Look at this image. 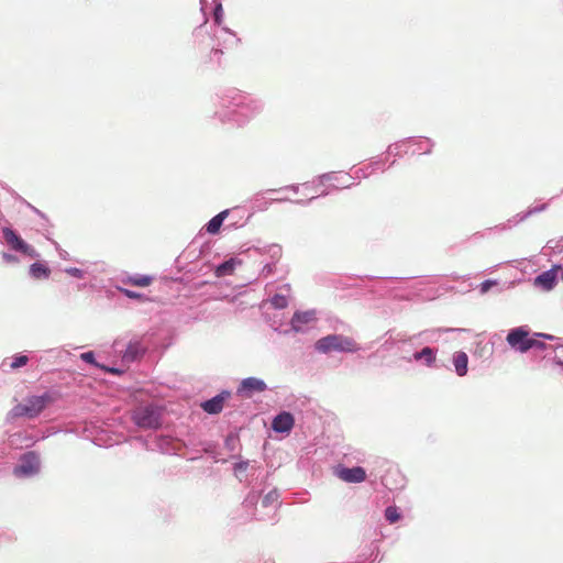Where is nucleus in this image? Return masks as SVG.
Here are the masks:
<instances>
[{
    "label": "nucleus",
    "mask_w": 563,
    "mask_h": 563,
    "mask_svg": "<svg viewBox=\"0 0 563 563\" xmlns=\"http://www.w3.org/2000/svg\"><path fill=\"white\" fill-rule=\"evenodd\" d=\"M53 401L54 398L48 393H45L41 396H30L26 397L21 404L14 406L11 412L14 418H35Z\"/></svg>",
    "instance_id": "obj_1"
},
{
    "label": "nucleus",
    "mask_w": 563,
    "mask_h": 563,
    "mask_svg": "<svg viewBox=\"0 0 563 563\" xmlns=\"http://www.w3.org/2000/svg\"><path fill=\"white\" fill-rule=\"evenodd\" d=\"M316 350L321 353L338 352H356L358 351L357 343L351 338L340 334H330L319 339L316 342Z\"/></svg>",
    "instance_id": "obj_2"
},
{
    "label": "nucleus",
    "mask_w": 563,
    "mask_h": 563,
    "mask_svg": "<svg viewBox=\"0 0 563 563\" xmlns=\"http://www.w3.org/2000/svg\"><path fill=\"white\" fill-rule=\"evenodd\" d=\"M132 420L140 428H157L161 424V413L158 408L153 405L140 406L133 410Z\"/></svg>",
    "instance_id": "obj_3"
},
{
    "label": "nucleus",
    "mask_w": 563,
    "mask_h": 563,
    "mask_svg": "<svg viewBox=\"0 0 563 563\" xmlns=\"http://www.w3.org/2000/svg\"><path fill=\"white\" fill-rule=\"evenodd\" d=\"M3 239L7 244L16 252H20L31 258H35L38 256L36 250L29 245L23 239H21L12 229L3 228L2 229Z\"/></svg>",
    "instance_id": "obj_4"
},
{
    "label": "nucleus",
    "mask_w": 563,
    "mask_h": 563,
    "mask_svg": "<svg viewBox=\"0 0 563 563\" xmlns=\"http://www.w3.org/2000/svg\"><path fill=\"white\" fill-rule=\"evenodd\" d=\"M507 342L512 349L521 353L533 349V344H536L532 341V338H529V332L521 327L516 328L508 333Z\"/></svg>",
    "instance_id": "obj_5"
},
{
    "label": "nucleus",
    "mask_w": 563,
    "mask_h": 563,
    "mask_svg": "<svg viewBox=\"0 0 563 563\" xmlns=\"http://www.w3.org/2000/svg\"><path fill=\"white\" fill-rule=\"evenodd\" d=\"M38 467L37 455L34 452H27L21 457L20 464L14 468V474L16 476H30L35 474Z\"/></svg>",
    "instance_id": "obj_6"
},
{
    "label": "nucleus",
    "mask_w": 563,
    "mask_h": 563,
    "mask_svg": "<svg viewBox=\"0 0 563 563\" xmlns=\"http://www.w3.org/2000/svg\"><path fill=\"white\" fill-rule=\"evenodd\" d=\"M266 388L267 385L264 380L256 377H247L241 382L236 393L243 398H251L255 393H262Z\"/></svg>",
    "instance_id": "obj_7"
},
{
    "label": "nucleus",
    "mask_w": 563,
    "mask_h": 563,
    "mask_svg": "<svg viewBox=\"0 0 563 563\" xmlns=\"http://www.w3.org/2000/svg\"><path fill=\"white\" fill-rule=\"evenodd\" d=\"M562 271L560 265L553 266L551 269L543 272L534 278V286L543 290H551L556 285L558 274Z\"/></svg>",
    "instance_id": "obj_8"
},
{
    "label": "nucleus",
    "mask_w": 563,
    "mask_h": 563,
    "mask_svg": "<svg viewBox=\"0 0 563 563\" xmlns=\"http://www.w3.org/2000/svg\"><path fill=\"white\" fill-rule=\"evenodd\" d=\"M336 476L346 483H362L366 479V472L361 466L341 467L335 472Z\"/></svg>",
    "instance_id": "obj_9"
},
{
    "label": "nucleus",
    "mask_w": 563,
    "mask_h": 563,
    "mask_svg": "<svg viewBox=\"0 0 563 563\" xmlns=\"http://www.w3.org/2000/svg\"><path fill=\"white\" fill-rule=\"evenodd\" d=\"M229 397H230L229 391H222L221 394L217 395L216 397L202 402L201 408L210 415H217L222 411L224 402Z\"/></svg>",
    "instance_id": "obj_10"
},
{
    "label": "nucleus",
    "mask_w": 563,
    "mask_h": 563,
    "mask_svg": "<svg viewBox=\"0 0 563 563\" xmlns=\"http://www.w3.org/2000/svg\"><path fill=\"white\" fill-rule=\"evenodd\" d=\"M294 423L295 419L292 415L284 411L274 418L272 429L276 432H289L292 429Z\"/></svg>",
    "instance_id": "obj_11"
},
{
    "label": "nucleus",
    "mask_w": 563,
    "mask_h": 563,
    "mask_svg": "<svg viewBox=\"0 0 563 563\" xmlns=\"http://www.w3.org/2000/svg\"><path fill=\"white\" fill-rule=\"evenodd\" d=\"M238 264H240V261H236L235 258H230L220 264L219 266H217L214 274L217 277L232 275Z\"/></svg>",
    "instance_id": "obj_12"
},
{
    "label": "nucleus",
    "mask_w": 563,
    "mask_h": 563,
    "mask_svg": "<svg viewBox=\"0 0 563 563\" xmlns=\"http://www.w3.org/2000/svg\"><path fill=\"white\" fill-rule=\"evenodd\" d=\"M454 367L459 376H464L467 373L468 357L464 352H457L453 358Z\"/></svg>",
    "instance_id": "obj_13"
},
{
    "label": "nucleus",
    "mask_w": 563,
    "mask_h": 563,
    "mask_svg": "<svg viewBox=\"0 0 563 563\" xmlns=\"http://www.w3.org/2000/svg\"><path fill=\"white\" fill-rule=\"evenodd\" d=\"M229 211H221L219 214L213 217L207 224V232L210 234H216L219 232L224 219L228 217Z\"/></svg>",
    "instance_id": "obj_14"
},
{
    "label": "nucleus",
    "mask_w": 563,
    "mask_h": 563,
    "mask_svg": "<svg viewBox=\"0 0 563 563\" xmlns=\"http://www.w3.org/2000/svg\"><path fill=\"white\" fill-rule=\"evenodd\" d=\"M49 273V268L42 263H34L30 266V274L35 279L48 278Z\"/></svg>",
    "instance_id": "obj_15"
},
{
    "label": "nucleus",
    "mask_w": 563,
    "mask_h": 563,
    "mask_svg": "<svg viewBox=\"0 0 563 563\" xmlns=\"http://www.w3.org/2000/svg\"><path fill=\"white\" fill-rule=\"evenodd\" d=\"M311 320H313V313L310 311L306 312H296L291 319V327L296 331L300 330L301 323H309Z\"/></svg>",
    "instance_id": "obj_16"
},
{
    "label": "nucleus",
    "mask_w": 563,
    "mask_h": 563,
    "mask_svg": "<svg viewBox=\"0 0 563 563\" xmlns=\"http://www.w3.org/2000/svg\"><path fill=\"white\" fill-rule=\"evenodd\" d=\"M153 278L146 275L129 276L124 284L137 287H147L152 284Z\"/></svg>",
    "instance_id": "obj_17"
},
{
    "label": "nucleus",
    "mask_w": 563,
    "mask_h": 563,
    "mask_svg": "<svg viewBox=\"0 0 563 563\" xmlns=\"http://www.w3.org/2000/svg\"><path fill=\"white\" fill-rule=\"evenodd\" d=\"M415 360L423 358L428 365L432 364L435 360L434 352L431 347H423L420 352L415 353Z\"/></svg>",
    "instance_id": "obj_18"
},
{
    "label": "nucleus",
    "mask_w": 563,
    "mask_h": 563,
    "mask_svg": "<svg viewBox=\"0 0 563 563\" xmlns=\"http://www.w3.org/2000/svg\"><path fill=\"white\" fill-rule=\"evenodd\" d=\"M385 518L389 523H395L400 519V514L397 507L389 506L385 510Z\"/></svg>",
    "instance_id": "obj_19"
},
{
    "label": "nucleus",
    "mask_w": 563,
    "mask_h": 563,
    "mask_svg": "<svg viewBox=\"0 0 563 563\" xmlns=\"http://www.w3.org/2000/svg\"><path fill=\"white\" fill-rule=\"evenodd\" d=\"M272 303L275 308L283 309L287 306V298L283 295H275L272 299Z\"/></svg>",
    "instance_id": "obj_20"
},
{
    "label": "nucleus",
    "mask_w": 563,
    "mask_h": 563,
    "mask_svg": "<svg viewBox=\"0 0 563 563\" xmlns=\"http://www.w3.org/2000/svg\"><path fill=\"white\" fill-rule=\"evenodd\" d=\"M29 358L26 355H19V356H15L13 362L11 363L10 367L12 369H15V368H19V367H22L24 365H26Z\"/></svg>",
    "instance_id": "obj_21"
},
{
    "label": "nucleus",
    "mask_w": 563,
    "mask_h": 563,
    "mask_svg": "<svg viewBox=\"0 0 563 563\" xmlns=\"http://www.w3.org/2000/svg\"><path fill=\"white\" fill-rule=\"evenodd\" d=\"M128 298H131V299H137V300H146V298L142 295V294H139L136 291H133V290H130V289H124V288H121L120 289Z\"/></svg>",
    "instance_id": "obj_22"
},
{
    "label": "nucleus",
    "mask_w": 563,
    "mask_h": 563,
    "mask_svg": "<svg viewBox=\"0 0 563 563\" xmlns=\"http://www.w3.org/2000/svg\"><path fill=\"white\" fill-rule=\"evenodd\" d=\"M139 354V345L135 343V344H130L126 349V352H125V357H129V358H135Z\"/></svg>",
    "instance_id": "obj_23"
},
{
    "label": "nucleus",
    "mask_w": 563,
    "mask_h": 563,
    "mask_svg": "<svg viewBox=\"0 0 563 563\" xmlns=\"http://www.w3.org/2000/svg\"><path fill=\"white\" fill-rule=\"evenodd\" d=\"M213 15H214V21L218 25H220L222 23V19H223V8H222V4H217V7L214 8V11H213Z\"/></svg>",
    "instance_id": "obj_24"
},
{
    "label": "nucleus",
    "mask_w": 563,
    "mask_h": 563,
    "mask_svg": "<svg viewBox=\"0 0 563 563\" xmlns=\"http://www.w3.org/2000/svg\"><path fill=\"white\" fill-rule=\"evenodd\" d=\"M81 360L89 363V364H96V361H95V354L93 352L89 351V352H85L80 355Z\"/></svg>",
    "instance_id": "obj_25"
},
{
    "label": "nucleus",
    "mask_w": 563,
    "mask_h": 563,
    "mask_svg": "<svg viewBox=\"0 0 563 563\" xmlns=\"http://www.w3.org/2000/svg\"><path fill=\"white\" fill-rule=\"evenodd\" d=\"M496 283L493 280H485L481 284V292L486 294Z\"/></svg>",
    "instance_id": "obj_26"
},
{
    "label": "nucleus",
    "mask_w": 563,
    "mask_h": 563,
    "mask_svg": "<svg viewBox=\"0 0 563 563\" xmlns=\"http://www.w3.org/2000/svg\"><path fill=\"white\" fill-rule=\"evenodd\" d=\"M2 257L8 263H15L18 261L16 256L8 253H3Z\"/></svg>",
    "instance_id": "obj_27"
},
{
    "label": "nucleus",
    "mask_w": 563,
    "mask_h": 563,
    "mask_svg": "<svg viewBox=\"0 0 563 563\" xmlns=\"http://www.w3.org/2000/svg\"><path fill=\"white\" fill-rule=\"evenodd\" d=\"M532 341L536 343V344H533V349L534 347L536 349H544L545 344L543 342H541V341H539V340H537L534 338H532Z\"/></svg>",
    "instance_id": "obj_28"
},
{
    "label": "nucleus",
    "mask_w": 563,
    "mask_h": 563,
    "mask_svg": "<svg viewBox=\"0 0 563 563\" xmlns=\"http://www.w3.org/2000/svg\"><path fill=\"white\" fill-rule=\"evenodd\" d=\"M263 272L266 273V275H269L273 273V266L272 265H266L264 268H263Z\"/></svg>",
    "instance_id": "obj_29"
},
{
    "label": "nucleus",
    "mask_w": 563,
    "mask_h": 563,
    "mask_svg": "<svg viewBox=\"0 0 563 563\" xmlns=\"http://www.w3.org/2000/svg\"><path fill=\"white\" fill-rule=\"evenodd\" d=\"M536 335H537V336H542V338H545V339H549V340H552V339H553V336H552V335L543 334V333H537Z\"/></svg>",
    "instance_id": "obj_30"
},
{
    "label": "nucleus",
    "mask_w": 563,
    "mask_h": 563,
    "mask_svg": "<svg viewBox=\"0 0 563 563\" xmlns=\"http://www.w3.org/2000/svg\"><path fill=\"white\" fill-rule=\"evenodd\" d=\"M214 53L223 54V51L217 48L214 49Z\"/></svg>",
    "instance_id": "obj_31"
}]
</instances>
